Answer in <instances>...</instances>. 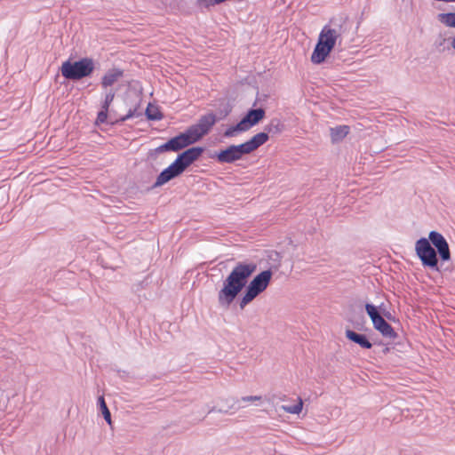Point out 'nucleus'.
I'll list each match as a JSON object with an SVG mask.
<instances>
[{"instance_id": "f257e3e1", "label": "nucleus", "mask_w": 455, "mask_h": 455, "mask_svg": "<svg viewBox=\"0 0 455 455\" xmlns=\"http://www.w3.org/2000/svg\"><path fill=\"white\" fill-rule=\"evenodd\" d=\"M257 270L253 261H238L231 272L223 280L222 287L218 292V303L224 310H228L235 302L240 310L252 302L269 285L273 271L263 270L250 278Z\"/></svg>"}, {"instance_id": "f03ea898", "label": "nucleus", "mask_w": 455, "mask_h": 455, "mask_svg": "<svg viewBox=\"0 0 455 455\" xmlns=\"http://www.w3.org/2000/svg\"><path fill=\"white\" fill-rule=\"evenodd\" d=\"M415 253L425 268L436 272H440L439 259L444 263L451 259L446 238L435 230L430 231L428 237H420L416 241Z\"/></svg>"}, {"instance_id": "7ed1b4c3", "label": "nucleus", "mask_w": 455, "mask_h": 455, "mask_svg": "<svg viewBox=\"0 0 455 455\" xmlns=\"http://www.w3.org/2000/svg\"><path fill=\"white\" fill-rule=\"evenodd\" d=\"M330 23L336 28H331L329 24L323 26L319 33L317 42L314 47L310 60L315 65H321L326 61L330 57L331 52L334 50L337 40L341 38L342 25L344 21L339 19V23H337V19L332 18Z\"/></svg>"}, {"instance_id": "20e7f679", "label": "nucleus", "mask_w": 455, "mask_h": 455, "mask_svg": "<svg viewBox=\"0 0 455 455\" xmlns=\"http://www.w3.org/2000/svg\"><path fill=\"white\" fill-rule=\"evenodd\" d=\"M267 138V135L264 133H256L241 144H230L226 148L214 151L210 155V158L220 164H234L242 160L243 156L250 155L263 146L266 143Z\"/></svg>"}, {"instance_id": "39448f33", "label": "nucleus", "mask_w": 455, "mask_h": 455, "mask_svg": "<svg viewBox=\"0 0 455 455\" xmlns=\"http://www.w3.org/2000/svg\"><path fill=\"white\" fill-rule=\"evenodd\" d=\"M233 108L234 106L229 100L220 99L216 112L211 110L202 115L196 124L189 125L198 142L211 132L218 122L225 120L232 113Z\"/></svg>"}, {"instance_id": "423d86ee", "label": "nucleus", "mask_w": 455, "mask_h": 455, "mask_svg": "<svg viewBox=\"0 0 455 455\" xmlns=\"http://www.w3.org/2000/svg\"><path fill=\"white\" fill-rule=\"evenodd\" d=\"M97 61L92 57H81L73 60L68 58L59 68L61 76L68 82L76 83L91 78L96 70Z\"/></svg>"}, {"instance_id": "0eeeda50", "label": "nucleus", "mask_w": 455, "mask_h": 455, "mask_svg": "<svg viewBox=\"0 0 455 455\" xmlns=\"http://www.w3.org/2000/svg\"><path fill=\"white\" fill-rule=\"evenodd\" d=\"M377 302L371 301L359 294H353L347 299L349 313H389L383 299L376 297Z\"/></svg>"}, {"instance_id": "6e6552de", "label": "nucleus", "mask_w": 455, "mask_h": 455, "mask_svg": "<svg viewBox=\"0 0 455 455\" xmlns=\"http://www.w3.org/2000/svg\"><path fill=\"white\" fill-rule=\"evenodd\" d=\"M197 142L198 140H196V136H194V133L188 126L183 132H180L175 136L171 137L164 143L161 144L155 149L157 154L165 152H180L187 147L195 145Z\"/></svg>"}, {"instance_id": "1a4fd4ad", "label": "nucleus", "mask_w": 455, "mask_h": 455, "mask_svg": "<svg viewBox=\"0 0 455 455\" xmlns=\"http://www.w3.org/2000/svg\"><path fill=\"white\" fill-rule=\"evenodd\" d=\"M205 150V147L191 145L180 151L174 162L184 172L195 162L199 160Z\"/></svg>"}, {"instance_id": "9d476101", "label": "nucleus", "mask_w": 455, "mask_h": 455, "mask_svg": "<svg viewBox=\"0 0 455 455\" xmlns=\"http://www.w3.org/2000/svg\"><path fill=\"white\" fill-rule=\"evenodd\" d=\"M116 92L113 89H109L106 92L104 99L100 102V108L97 113L96 119L94 120L93 125L100 127L101 124L108 122V117L116 115V111L110 109V107L114 101Z\"/></svg>"}, {"instance_id": "9b49d317", "label": "nucleus", "mask_w": 455, "mask_h": 455, "mask_svg": "<svg viewBox=\"0 0 455 455\" xmlns=\"http://www.w3.org/2000/svg\"><path fill=\"white\" fill-rule=\"evenodd\" d=\"M182 173L183 172L173 161L157 175L156 181L147 189L149 191L160 188L169 181L179 178Z\"/></svg>"}, {"instance_id": "f8f14e48", "label": "nucleus", "mask_w": 455, "mask_h": 455, "mask_svg": "<svg viewBox=\"0 0 455 455\" xmlns=\"http://www.w3.org/2000/svg\"><path fill=\"white\" fill-rule=\"evenodd\" d=\"M266 117V108L263 107L250 108L241 117V122L247 131L259 124Z\"/></svg>"}, {"instance_id": "ddd939ff", "label": "nucleus", "mask_w": 455, "mask_h": 455, "mask_svg": "<svg viewBox=\"0 0 455 455\" xmlns=\"http://www.w3.org/2000/svg\"><path fill=\"white\" fill-rule=\"evenodd\" d=\"M374 328L379 331L384 337L395 339L396 333L391 325L383 318L382 315H370Z\"/></svg>"}, {"instance_id": "4468645a", "label": "nucleus", "mask_w": 455, "mask_h": 455, "mask_svg": "<svg viewBox=\"0 0 455 455\" xmlns=\"http://www.w3.org/2000/svg\"><path fill=\"white\" fill-rule=\"evenodd\" d=\"M124 69L116 66L112 67L111 68L108 69L102 76L100 79L101 87L108 89V87L113 86L115 83H116L121 77L124 76Z\"/></svg>"}, {"instance_id": "2eb2a0df", "label": "nucleus", "mask_w": 455, "mask_h": 455, "mask_svg": "<svg viewBox=\"0 0 455 455\" xmlns=\"http://www.w3.org/2000/svg\"><path fill=\"white\" fill-rule=\"evenodd\" d=\"M285 130V124L279 118H272L267 125L264 126V131L259 133L267 135L266 143L269 140V134L272 136L281 134Z\"/></svg>"}, {"instance_id": "dca6fc26", "label": "nucleus", "mask_w": 455, "mask_h": 455, "mask_svg": "<svg viewBox=\"0 0 455 455\" xmlns=\"http://www.w3.org/2000/svg\"><path fill=\"white\" fill-rule=\"evenodd\" d=\"M350 132V126L343 124L330 127V136L332 144L341 142Z\"/></svg>"}, {"instance_id": "f3484780", "label": "nucleus", "mask_w": 455, "mask_h": 455, "mask_svg": "<svg viewBox=\"0 0 455 455\" xmlns=\"http://www.w3.org/2000/svg\"><path fill=\"white\" fill-rule=\"evenodd\" d=\"M346 337L349 340L358 344L363 348L369 349V348H371L372 347V344L368 340L366 336L363 335V334H359V333H356L354 331L347 330L346 331Z\"/></svg>"}, {"instance_id": "a211bd4d", "label": "nucleus", "mask_w": 455, "mask_h": 455, "mask_svg": "<svg viewBox=\"0 0 455 455\" xmlns=\"http://www.w3.org/2000/svg\"><path fill=\"white\" fill-rule=\"evenodd\" d=\"M247 132V129L243 124L241 120L237 123L230 124L227 127V129L223 132L222 137L225 139H230L238 136L239 134Z\"/></svg>"}, {"instance_id": "6ab92c4d", "label": "nucleus", "mask_w": 455, "mask_h": 455, "mask_svg": "<svg viewBox=\"0 0 455 455\" xmlns=\"http://www.w3.org/2000/svg\"><path fill=\"white\" fill-rule=\"evenodd\" d=\"M144 115L148 121H160L164 117L160 107L154 105L151 102L148 104Z\"/></svg>"}, {"instance_id": "aec40b11", "label": "nucleus", "mask_w": 455, "mask_h": 455, "mask_svg": "<svg viewBox=\"0 0 455 455\" xmlns=\"http://www.w3.org/2000/svg\"><path fill=\"white\" fill-rule=\"evenodd\" d=\"M219 5H221L220 0H196L195 2V6L202 12H210Z\"/></svg>"}, {"instance_id": "412c9836", "label": "nucleus", "mask_w": 455, "mask_h": 455, "mask_svg": "<svg viewBox=\"0 0 455 455\" xmlns=\"http://www.w3.org/2000/svg\"><path fill=\"white\" fill-rule=\"evenodd\" d=\"M437 20L448 28H455V12H442L437 15Z\"/></svg>"}, {"instance_id": "4be33fe9", "label": "nucleus", "mask_w": 455, "mask_h": 455, "mask_svg": "<svg viewBox=\"0 0 455 455\" xmlns=\"http://www.w3.org/2000/svg\"><path fill=\"white\" fill-rule=\"evenodd\" d=\"M137 97H138L137 102L133 105V107L129 108V110L126 114V116L128 119H132L133 117H140L143 115L142 112L140 111L141 101H142L141 92L137 95Z\"/></svg>"}, {"instance_id": "5701e85b", "label": "nucleus", "mask_w": 455, "mask_h": 455, "mask_svg": "<svg viewBox=\"0 0 455 455\" xmlns=\"http://www.w3.org/2000/svg\"><path fill=\"white\" fill-rule=\"evenodd\" d=\"M281 409L291 414H299L303 409V401L300 397H298L296 404L292 406L282 405Z\"/></svg>"}, {"instance_id": "b1692460", "label": "nucleus", "mask_w": 455, "mask_h": 455, "mask_svg": "<svg viewBox=\"0 0 455 455\" xmlns=\"http://www.w3.org/2000/svg\"><path fill=\"white\" fill-rule=\"evenodd\" d=\"M99 404H100V410L102 411V414L104 416V419H106V421L111 425V417H110V411L108 409V406L106 404V402H105V399L103 396H100L99 398Z\"/></svg>"}, {"instance_id": "393cba45", "label": "nucleus", "mask_w": 455, "mask_h": 455, "mask_svg": "<svg viewBox=\"0 0 455 455\" xmlns=\"http://www.w3.org/2000/svg\"><path fill=\"white\" fill-rule=\"evenodd\" d=\"M127 120H129V119L127 118L126 115L118 116V118H115V119H112V117H108V122L105 123L104 124H108V125L114 127V126H117V125H122Z\"/></svg>"}, {"instance_id": "a878e982", "label": "nucleus", "mask_w": 455, "mask_h": 455, "mask_svg": "<svg viewBox=\"0 0 455 455\" xmlns=\"http://www.w3.org/2000/svg\"><path fill=\"white\" fill-rule=\"evenodd\" d=\"M269 259L274 261V264L269 267L273 271V269L277 270L280 267L281 255L277 251L272 252L269 256Z\"/></svg>"}, {"instance_id": "bb28decb", "label": "nucleus", "mask_w": 455, "mask_h": 455, "mask_svg": "<svg viewBox=\"0 0 455 455\" xmlns=\"http://www.w3.org/2000/svg\"><path fill=\"white\" fill-rule=\"evenodd\" d=\"M268 99V95L266 93H259V92L256 94V99L252 104L253 107L256 108L258 103H261L266 101Z\"/></svg>"}, {"instance_id": "cd10ccee", "label": "nucleus", "mask_w": 455, "mask_h": 455, "mask_svg": "<svg viewBox=\"0 0 455 455\" xmlns=\"http://www.w3.org/2000/svg\"><path fill=\"white\" fill-rule=\"evenodd\" d=\"M445 42H446V39L445 38H440L439 40H436L435 42V48L439 51V52H443L446 47H445Z\"/></svg>"}, {"instance_id": "c85d7f7f", "label": "nucleus", "mask_w": 455, "mask_h": 455, "mask_svg": "<svg viewBox=\"0 0 455 455\" xmlns=\"http://www.w3.org/2000/svg\"><path fill=\"white\" fill-rule=\"evenodd\" d=\"M260 400H261V396H259V395H249V396L242 397V401H243V402H256V401H260Z\"/></svg>"}, {"instance_id": "c756f323", "label": "nucleus", "mask_w": 455, "mask_h": 455, "mask_svg": "<svg viewBox=\"0 0 455 455\" xmlns=\"http://www.w3.org/2000/svg\"><path fill=\"white\" fill-rule=\"evenodd\" d=\"M153 174H154V170L148 169L147 176L141 177L142 181L145 183L149 182L151 180V179L153 178Z\"/></svg>"}, {"instance_id": "7c9ffc66", "label": "nucleus", "mask_w": 455, "mask_h": 455, "mask_svg": "<svg viewBox=\"0 0 455 455\" xmlns=\"http://www.w3.org/2000/svg\"><path fill=\"white\" fill-rule=\"evenodd\" d=\"M157 152H156V149H149L147 154V160H155L157 156Z\"/></svg>"}, {"instance_id": "2f4dec72", "label": "nucleus", "mask_w": 455, "mask_h": 455, "mask_svg": "<svg viewBox=\"0 0 455 455\" xmlns=\"http://www.w3.org/2000/svg\"><path fill=\"white\" fill-rule=\"evenodd\" d=\"M451 45L455 50V36L451 38Z\"/></svg>"}, {"instance_id": "473e14b6", "label": "nucleus", "mask_w": 455, "mask_h": 455, "mask_svg": "<svg viewBox=\"0 0 455 455\" xmlns=\"http://www.w3.org/2000/svg\"><path fill=\"white\" fill-rule=\"evenodd\" d=\"M118 118L117 114L116 116H112V119Z\"/></svg>"}]
</instances>
